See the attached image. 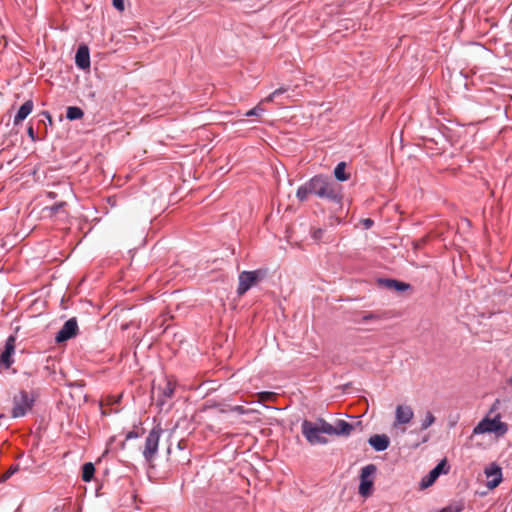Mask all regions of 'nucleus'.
<instances>
[{
    "instance_id": "nucleus-17",
    "label": "nucleus",
    "mask_w": 512,
    "mask_h": 512,
    "mask_svg": "<svg viewBox=\"0 0 512 512\" xmlns=\"http://www.w3.org/2000/svg\"><path fill=\"white\" fill-rule=\"evenodd\" d=\"M379 284L388 289H394L399 292H403L411 288L410 284L395 279H379Z\"/></svg>"
},
{
    "instance_id": "nucleus-19",
    "label": "nucleus",
    "mask_w": 512,
    "mask_h": 512,
    "mask_svg": "<svg viewBox=\"0 0 512 512\" xmlns=\"http://www.w3.org/2000/svg\"><path fill=\"white\" fill-rule=\"evenodd\" d=\"M311 179L301 185L296 191V197L299 201L304 202L307 200L308 195L312 194Z\"/></svg>"
},
{
    "instance_id": "nucleus-5",
    "label": "nucleus",
    "mask_w": 512,
    "mask_h": 512,
    "mask_svg": "<svg viewBox=\"0 0 512 512\" xmlns=\"http://www.w3.org/2000/svg\"><path fill=\"white\" fill-rule=\"evenodd\" d=\"M162 433L163 429L161 428V426L156 425L152 428V430L146 437L145 446L142 453L144 459L147 462H151L155 458L158 452L159 440Z\"/></svg>"
},
{
    "instance_id": "nucleus-31",
    "label": "nucleus",
    "mask_w": 512,
    "mask_h": 512,
    "mask_svg": "<svg viewBox=\"0 0 512 512\" xmlns=\"http://www.w3.org/2000/svg\"><path fill=\"white\" fill-rule=\"evenodd\" d=\"M140 435L137 431L135 430H132V431H129L126 436H125V439L126 440H132V439H136L138 438Z\"/></svg>"
},
{
    "instance_id": "nucleus-18",
    "label": "nucleus",
    "mask_w": 512,
    "mask_h": 512,
    "mask_svg": "<svg viewBox=\"0 0 512 512\" xmlns=\"http://www.w3.org/2000/svg\"><path fill=\"white\" fill-rule=\"evenodd\" d=\"M334 428L336 429L335 435L348 436L353 430V425L345 420H337Z\"/></svg>"
},
{
    "instance_id": "nucleus-11",
    "label": "nucleus",
    "mask_w": 512,
    "mask_h": 512,
    "mask_svg": "<svg viewBox=\"0 0 512 512\" xmlns=\"http://www.w3.org/2000/svg\"><path fill=\"white\" fill-rule=\"evenodd\" d=\"M485 474L488 479L486 486L489 489L496 488L502 481V470L496 464H491L485 469Z\"/></svg>"
},
{
    "instance_id": "nucleus-10",
    "label": "nucleus",
    "mask_w": 512,
    "mask_h": 512,
    "mask_svg": "<svg viewBox=\"0 0 512 512\" xmlns=\"http://www.w3.org/2000/svg\"><path fill=\"white\" fill-rule=\"evenodd\" d=\"M15 342L16 337L13 335H10L5 341L4 350L0 355V363L5 368H9L14 363Z\"/></svg>"
},
{
    "instance_id": "nucleus-30",
    "label": "nucleus",
    "mask_w": 512,
    "mask_h": 512,
    "mask_svg": "<svg viewBox=\"0 0 512 512\" xmlns=\"http://www.w3.org/2000/svg\"><path fill=\"white\" fill-rule=\"evenodd\" d=\"M372 319H378V315L374 314V313H366L362 316V322H367L369 320H372Z\"/></svg>"
},
{
    "instance_id": "nucleus-16",
    "label": "nucleus",
    "mask_w": 512,
    "mask_h": 512,
    "mask_svg": "<svg viewBox=\"0 0 512 512\" xmlns=\"http://www.w3.org/2000/svg\"><path fill=\"white\" fill-rule=\"evenodd\" d=\"M34 107V103L32 100H27L25 103H23L20 108L18 109L16 115L13 119V124L15 126L19 125L21 122H23L28 115L32 112Z\"/></svg>"
},
{
    "instance_id": "nucleus-7",
    "label": "nucleus",
    "mask_w": 512,
    "mask_h": 512,
    "mask_svg": "<svg viewBox=\"0 0 512 512\" xmlns=\"http://www.w3.org/2000/svg\"><path fill=\"white\" fill-rule=\"evenodd\" d=\"M301 428L302 434L310 444L314 445L327 443V439L321 435L322 433L319 431L318 426L314 423L308 420H304L302 422Z\"/></svg>"
},
{
    "instance_id": "nucleus-3",
    "label": "nucleus",
    "mask_w": 512,
    "mask_h": 512,
    "mask_svg": "<svg viewBox=\"0 0 512 512\" xmlns=\"http://www.w3.org/2000/svg\"><path fill=\"white\" fill-rule=\"evenodd\" d=\"M267 269H256L253 271L244 270L238 275V287L236 293L239 297L243 296L248 290L255 286L258 282L265 279Z\"/></svg>"
},
{
    "instance_id": "nucleus-6",
    "label": "nucleus",
    "mask_w": 512,
    "mask_h": 512,
    "mask_svg": "<svg viewBox=\"0 0 512 512\" xmlns=\"http://www.w3.org/2000/svg\"><path fill=\"white\" fill-rule=\"evenodd\" d=\"M377 468L374 464H368L361 469L359 494L368 497L372 493L373 480L372 477L376 473Z\"/></svg>"
},
{
    "instance_id": "nucleus-8",
    "label": "nucleus",
    "mask_w": 512,
    "mask_h": 512,
    "mask_svg": "<svg viewBox=\"0 0 512 512\" xmlns=\"http://www.w3.org/2000/svg\"><path fill=\"white\" fill-rule=\"evenodd\" d=\"M78 333V323L75 317L68 319L55 336L57 343L65 342Z\"/></svg>"
},
{
    "instance_id": "nucleus-27",
    "label": "nucleus",
    "mask_w": 512,
    "mask_h": 512,
    "mask_svg": "<svg viewBox=\"0 0 512 512\" xmlns=\"http://www.w3.org/2000/svg\"><path fill=\"white\" fill-rule=\"evenodd\" d=\"M264 109L260 106V105H257L255 106L254 108L248 110L246 113H245V116L246 117H252V116H260L262 113H264Z\"/></svg>"
},
{
    "instance_id": "nucleus-4",
    "label": "nucleus",
    "mask_w": 512,
    "mask_h": 512,
    "mask_svg": "<svg viewBox=\"0 0 512 512\" xmlns=\"http://www.w3.org/2000/svg\"><path fill=\"white\" fill-rule=\"evenodd\" d=\"M36 401V395L33 392L21 390L13 397L12 417H24L29 411L32 410Z\"/></svg>"
},
{
    "instance_id": "nucleus-34",
    "label": "nucleus",
    "mask_w": 512,
    "mask_h": 512,
    "mask_svg": "<svg viewBox=\"0 0 512 512\" xmlns=\"http://www.w3.org/2000/svg\"><path fill=\"white\" fill-rule=\"evenodd\" d=\"M373 224H374V222H373V220H372V219H370V218H367V219H364V220H363V225H364V227H365L366 229L371 228V227L373 226Z\"/></svg>"
},
{
    "instance_id": "nucleus-14",
    "label": "nucleus",
    "mask_w": 512,
    "mask_h": 512,
    "mask_svg": "<svg viewBox=\"0 0 512 512\" xmlns=\"http://www.w3.org/2000/svg\"><path fill=\"white\" fill-rule=\"evenodd\" d=\"M75 63L78 68L85 70L90 67V52L86 45H80L76 51Z\"/></svg>"
},
{
    "instance_id": "nucleus-37",
    "label": "nucleus",
    "mask_w": 512,
    "mask_h": 512,
    "mask_svg": "<svg viewBox=\"0 0 512 512\" xmlns=\"http://www.w3.org/2000/svg\"><path fill=\"white\" fill-rule=\"evenodd\" d=\"M271 395H272V393H270V392H263V393H261V397L262 398H269Z\"/></svg>"
},
{
    "instance_id": "nucleus-28",
    "label": "nucleus",
    "mask_w": 512,
    "mask_h": 512,
    "mask_svg": "<svg viewBox=\"0 0 512 512\" xmlns=\"http://www.w3.org/2000/svg\"><path fill=\"white\" fill-rule=\"evenodd\" d=\"M325 230L322 228L315 229L312 233V238L315 241H322L324 236Z\"/></svg>"
},
{
    "instance_id": "nucleus-21",
    "label": "nucleus",
    "mask_w": 512,
    "mask_h": 512,
    "mask_svg": "<svg viewBox=\"0 0 512 512\" xmlns=\"http://www.w3.org/2000/svg\"><path fill=\"white\" fill-rule=\"evenodd\" d=\"M95 474V466L91 462H87L82 467V480L90 482Z\"/></svg>"
},
{
    "instance_id": "nucleus-15",
    "label": "nucleus",
    "mask_w": 512,
    "mask_h": 512,
    "mask_svg": "<svg viewBox=\"0 0 512 512\" xmlns=\"http://www.w3.org/2000/svg\"><path fill=\"white\" fill-rule=\"evenodd\" d=\"M369 445L377 452L385 451L390 444V439L386 434H375L368 439Z\"/></svg>"
},
{
    "instance_id": "nucleus-26",
    "label": "nucleus",
    "mask_w": 512,
    "mask_h": 512,
    "mask_svg": "<svg viewBox=\"0 0 512 512\" xmlns=\"http://www.w3.org/2000/svg\"><path fill=\"white\" fill-rule=\"evenodd\" d=\"M19 470V465H12L10 468L0 476V483L7 481L12 475Z\"/></svg>"
},
{
    "instance_id": "nucleus-2",
    "label": "nucleus",
    "mask_w": 512,
    "mask_h": 512,
    "mask_svg": "<svg viewBox=\"0 0 512 512\" xmlns=\"http://www.w3.org/2000/svg\"><path fill=\"white\" fill-rule=\"evenodd\" d=\"M501 416L499 413L495 414L492 418H483L473 429V434L494 433L497 437L505 435L508 431V425L500 421Z\"/></svg>"
},
{
    "instance_id": "nucleus-29",
    "label": "nucleus",
    "mask_w": 512,
    "mask_h": 512,
    "mask_svg": "<svg viewBox=\"0 0 512 512\" xmlns=\"http://www.w3.org/2000/svg\"><path fill=\"white\" fill-rule=\"evenodd\" d=\"M112 4L115 9L122 12L125 9L124 0H112Z\"/></svg>"
},
{
    "instance_id": "nucleus-9",
    "label": "nucleus",
    "mask_w": 512,
    "mask_h": 512,
    "mask_svg": "<svg viewBox=\"0 0 512 512\" xmlns=\"http://www.w3.org/2000/svg\"><path fill=\"white\" fill-rule=\"evenodd\" d=\"M449 471L447 462L445 459L441 460L429 473L426 475L420 483L421 488H427L431 486L441 474H446Z\"/></svg>"
},
{
    "instance_id": "nucleus-13",
    "label": "nucleus",
    "mask_w": 512,
    "mask_h": 512,
    "mask_svg": "<svg viewBox=\"0 0 512 512\" xmlns=\"http://www.w3.org/2000/svg\"><path fill=\"white\" fill-rule=\"evenodd\" d=\"M158 390V399H157V405L159 407H163L168 399H171L174 396L175 392V385L171 381H166L165 386L161 387L159 386L157 388Z\"/></svg>"
},
{
    "instance_id": "nucleus-22",
    "label": "nucleus",
    "mask_w": 512,
    "mask_h": 512,
    "mask_svg": "<svg viewBox=\"0 0 512 512\" xmlns=\"http://www.w3.org/2000/svg\"><path fill=\"white\" fill-rule=\"evenodd\" d=\"M83 115V110L77 106H70L66 110V118L71 121L81 119Z\"/></svg>"
},
{
    "instance_id": "nucleus-35",
    "label": "nucleus",
    "mask_w": 512,
    "mask_h": 512,
    "mask_svg": "<svg viewBox=\"0 0 512 512\" xmlns=\"http://www.w3.org/2000/svg\"><path fill=\"white\" fill-rule=\"evenodd\" d=\"M286 91H287L286 88L280 87V88L274 90L273 92L276 93V97H278V96L284 94Z\"/></svg>"
},
{
    "instance_id": "nucleus-33",
    "label": "nucleus",
    "mask_w": 512,
    "mask_h": 512,
    "mask_svg": "<svg viewBox=\"0 0 512 512\" xmlns=\"http://www.w3.org/2000/svg\"><path fill=\"white\" fill-rule=\"evenodd\" d=\"M276 97V93L272 92L270 95H268L266 98H264L261 102H265V103H268V102H272Z\"/></svg>"
},
{
    "instance_id": "nucleus-20",
    "label": "nucleus",
    "mask_w": 512,
    "mask_h": 512,
    "mask_svg": "<svg viewBox=\"0 0 512 512\" xmlns=\"http://www.w3.org/2000/svg\"><path fill=\"white\" fill-rule=\"evenodd\" d=\"M346 163L339 162L334 168V176L336 180L344 182L349 179V174L345 173Z\"/></svg>"
},
{
    "instance_id": "nucleus-40",
    "label": "nucleus",
    "mask_w": 512,
    "mask_h": 512,
    "mask_svg": "<svg viewBox=\"0 0 512 512\" xmlns=\"http://www.w3.org/2000/svg\"><path fill=\"white\" fill-rule=\"evenodd\" d=\"M439 512H441V510Z\"/></svg>"
},
{
    "instance_id": "nucleus-32",
    "label": "nucleus",
    "mask_w": 512,
    "mask_h": 512,
    "mask_svg": "<svg viewBox=\"0 0 512 512\" xmlns=\"http://www.w3.org/2000/svg\"><path fill=\"white\" fill-rule=\"evenodd\" d=\"M27 134H28L29 138H30L32 141H36L37 136H36V134H35L34 129H33V127H32V126H29V127L27 128Z\"/></svg>"
},
{
    "instance_id": "nucleus-25",
    "label": "nucleus",
    "mask_w": 512,
    "mask_h": 512,
    "mask_svg": "<svg viewBox=\"0 0 512 512\" xmlns=\"http://www.w3.org/2000/svg\"><path fill=\"white\" fill-rule=\"evenodd\" d=\"M434 422H435L434 415L430 411H428L426 413L424 419H422V421H421V430L428 429Z\"/></svg>"
},
{
    "instance_id": "nucleus-39",
    "label": "nucleus",
    "mask_w": 512,
    "mask_h": 512,
    "mask_svg": "<svg viewBox=\"0 0 512 512\" xmlns=\"http://www.w3.org/2000/svg\"><path fill=\"white\" fill-rule=\"evenodd\" d=\"M508 383L509 385L512 387V375L510 376V378L508 379Z\"/></svg>"
},
{
    "instance_id": "nucleus-1",
    "label": "nucleus",
    "mask_w": 512,
    "mask_h": 512,
    "mask_svg": "<svg viewBox=\"0 0 512 512\" xmlns=\"http://www.w3.org/2000/svg\"><path fill=\"white\" fill-rule=\"evenodd\" d=\"M312 194L336 207L342 206L343 187L331 177L318 174L311 178Z\"/></svg>"
},
{
    "instance_id": "nucleus-12",
    "label": "nucleus",
    "mask_w": 512,
    "mask_h": 512,
    "mask_svg": "<svg viewBox=\"0 0 512 512\" xmlns=\"http://www.w3.org/2000/svg\"><path fill=\"white\" fill-rule=\"evenodd\" d=\"M414 416L412 408L408 405H398L395 410L394 426L408 424Z\"/></svg>"
},
{
    "instance_id": "nucleus-24",
    "label": "nucleus",
    "mask_w": 512,
    "mask_h": 512,
    "mask_svg": "<svg viewBox=\"0 0 512 512\" xmlns=\"http://www.w3.org/2000/svg\"><path fill=\"white\" fill-rule=\"evenodd\" d=\"M318 429L321 433L328 434V435H335L336 429L334 428V425L321 420V425L318 426Z\"/></svg>"
},
{
    "instance_id": "nucleus-23",
    "label": "nucleus",
    "mask_w": 512,
    "mask_h": 512,
    "mask_svg": "<svg viewBox=\"0 0 512 512\" xmlns=\"http://www.w3.org/2000/svg\"><path fill=\"white\" fill-rule=\"evenodd\" d=\"M464 509V503L462 501H455L449 505L443 507L441 512H461Z\"/></svg>"
},
{
    "instance_id": "nucleus-36",
    "label": "nucleus",
    "mask_w": 512,
    "mask_h": 512,
    "mask_svg": "<svg viewBox=\"0 0 512 512\" xmlns=\"http://www.w3.org/2000/svg\"><path fill=\"white\" fill-rule=\"evenodd\" d=\"M500 404V401L497 399L494 404L492 405L491 409H490V413H492L494 410H496L498 408V405Z\"/></svg>"
},
{
    "instance_id": "nucleus-38",
    "label": "nucleus",
    "mask_w": 512,
    "mask_h": 512,
    "mask_svg": "<svg viewBox=\"0 0 512 512\" xmlns=\"http://www.w3.org/2000/svg\"><path fill=\"white\" fill-rule=\"evenodd\" d=\"M63 204H60V205H55L52 207V210L53 211H57L60 207H62Z\"/></svg>"
}]
</instances>
